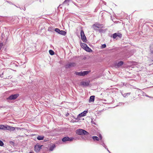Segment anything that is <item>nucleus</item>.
<instances>
[{"label":"nucleus","mask_w":153,"mask_h":153,"mask_svg":"<svg viewBox=\"0 0 153 153\" xmlns=\"http://www.w3.org/2000/svg\"><path fill=\"white\" fill-rule=\"evenodd\" d=\"M76 134L81 135H88L87 137V139L88 140H89L90 138L91 137V135L89 134V133L86 131L82 129H79L77 130L76 131Z\"/></svg>","instance_id":"f257e3e1"},{"label":"nucleus","mask_w":153,"mask_h":153,"mask_svg":"<svg viewBox=\"0 0 153 153\" xmlns=\"http://www.w3.org/2000/svg\"><path fill=\"white\" fill-rule=\"evenodd\" d=\"M90 72V71H81L80 72H76L75 74L76 75L79 76H84L87 75Z\"/></svg>","instance_id":"f03ea898"},{"label":"nucleus","mask_w":153,"mask_h":153,"mask_svg":"<svg viewBox=\"0 0 153 153\" xmlns=\"http://www.w3.org/2000/svg\"><path fill=\"white\" fill-rule=\"evenodd\" d=\"M103 27V25L102 24H100L98 23H96L92 26L93 28L95 30H97V28H102Z\"/></svg>","instance_id":"7ed1b4c3"},{"label":"nucleus","mask_w":153,"mask_h":153,"mask_svg":"<svg viewBox=\"0 0 153 153\" xmlns=\"http://www.w3.org/2000/svg\"><path fill=\"white\" fill-rule=\"evenodd\" d=\"M80 35L81 36L82 40L84 42H86L87 41L86 36L84 34V31L81 30L80 32Z\"/></svg>","instance_id":"20e7f679"},{"label":"nucleus","mask_w":153,"mask_h":153,"mask_svg":"<svg viewBox=\"0 0 153 153\" xmlns=\"http://www.w3.org/2000/svg\"><path fill=\"white\" fill-rule=\"evenodd\" d=\"M19 96V94L12 95L10 96L7 99L10 100H15Z\"/></svg>","instance_id":"39448f33"},{"label":"nucleus","mask_w":153,"mask_h":153,"mask_svg":"<svg viewBox=\"0 0 153 153\" xmlns=\"http://www.w3.org/2000/svg\"><path fill=\"white\" fill-rule=\"evenodd\" d=\"M42 146L36 145L34 147V151L36 152H39L41 149Z\"/></svg>","instance_id":"423d86ee"},{"label":"nucleus","mask_w":153,"mask_h":153,"mask_svg":"<svg viewBox=\"0 0 153 153\" xmlns=\"http://www.w3.org/2000/svg\"><path fill=\"white\" fill-rule=\"evenodd\" d=\"M73 138L72 137L69 138L68 137H64L62 139L63 142H65L67 141H71L73 140Z\"/></svg>","instance_id":"0eeeda50"},{"label":"nucleus","mask_w":153,"mask_h":153,"mask_svg":"<svg viewBox=\"0 0 153 153\" xmlns=\"http://www.w3.org/2000/svg\"><path fill=\"white\" fill-rule=\"evenodd\" d=\"M75 65V64L74 63H69L65 65V67L66 68H68L74 67Z\"/></svg>","instance_id":"6e6552de"},{"label":"nucleus","mask_w":153,"mask_h":153,"mask_svg":"<svg viewBox=\"0 0 153 153\" xmlns=\"http://www.w3.org/2000/svg\"><path fill=\"white\" fill-rule=\"evenodd\" d=\"M122 35L120 33H115L113 35V38L114 39H115L117 37H118L120 38L122 37Z\"/></svg>","instance_id":"1a4fd4ad"},{"label":"nucleus","mask_w":153,"mask_h":153,"mask_svg":"<svg viewBox=\"0 0 153 153\" xmlns=\"http://www.w3.org/2000/svg\"><path fill=\"white\" fill-rule=\"evenodd\" d=\"M15 128L14 127L10 126L8 125H6V129L9 131H13Z\"/></svg>","instance_id":"9d476101"},{"label":"nucleus","mask_w":153,"mask_h":153,"mask_svg":"<svg viewBox=\"0 0 153 153\" xmlns=\"http://www.w3.org/2000/svg\"><path fill=\"white\" fill-rule=\"evenodd\" d=\"M87 113V111H85L82 112L81 113V114H79L78 116V117H83L85 116Z\"/></svg>","instance_id":"9b49d317"},{"label":"nucleus","mask_w":153,"mask_h":153,"mask_svg":"<svg viewBox=\"0 0 153 153\" xmlns=\"http://www.w3.org/2000/svg\"><path fill=\"white\" fill-rule=\"evenodd\" d=\"M123 62L121 61L117 63H116L115 65L117 67H119L123 65Z\"/></svg>","instance_id":"f8f14e48"},{"label":"nucleus","mask_w":153,"mask_h":153,"mask_svg":"<svg viewBox=\"0 0 153 153\" xmlns=\"http://www.w3.org/2000/svg\"><path fill=\"white\" fill-rule=\"evenodd\" d=\"M94 96H91L90 97V99H89V102H94Z\"/></svg>","instance_id":"ddd939ff"},{"label":"nucleus","mask_w":153,"mask_h":153,"mask_svg":"<svg viewBox=\"0 0 153 153\" xmlns=\"http://www.w3.org/2000/svg\"><path fill=\"white\" fill-rule=\"evenodd\" d=\"M84 49L86 51L89 52H91L92 51V50L87 46L85 47Z\"/></svg>","instance_id":"4468645a"},{"label":"nucleus","mask_w":153,"mask_h":153,"mask_svg":"<svg viewBox=\"0 0 153 153\" xmlns=\"http://www.w3.org/2000/svg\"><path fill=\"white\" fill-rule=\"evenodd\" d=\"M92 138L94 140V141H98L100 140L99 138L97 136H93L92 137Z\"/></svg>","instance_id":"2eb2a0df"},{"label":"nucleus","mask_w":153,"mask_h":153,"mask_svg":"<svg viewBox=\"0 0 153 153\" xmlns=\"http://www.w3.org/2000/svg\"><path fill=\"white\" fill-rule=\"evenodd\" d=\"M80 45L82 48L84 49L85 47L87 46V45L84 43H81Z\"/></svg>","instance_id":"dca6fc26"},{"label":"nucleus","mask_w":153,"mask_h":153,"mask_svg":"<svg viewBox=\"0 0 153 153\" xmlns=\"http://www.w3.org/2000/svg\"><path fill=\"white\" fill-rule=\"evenodd\" d=\"M44 138V136H38L37 137V139L39 140H43Z\"/></svg>","instance_id":"f3484780"},{"label":"nucleus","mask_w":153,"mask_h":153,"mask_svg":"<svg viewBox=\"0 0 153 153\" xmlns=\"http://www.w3.org/2000/svg\"><path fill=\"white\" fill-rule=\"evenodd\" d=\"M60 32L59 34L64 36L65 35L66 33L64 30H60Z\"/></svg>","instance_id":"a211bd4d"},{"label":"nucleus","mask_w":153,"mask_h":153,"mask_svg":"<svg viewBox=\"0 0 153 153\" xmlns=\"http://www.w3.org/2000/svg\"><path fill=\"white\" fill-rule=\"evenodd\" d=\"M81 84L82 85L84 86H87L89 84V83L88 82H82Z\"/></svg>","instance_id":"6ab92c4d"},{"label":"nucleus","mask_w":153,"mask_h":153,"mask_svg":"<svg viewBox=\"0 0 153 153\" xmlns=\"http://www.w3.org/2000/svg\"><path fill=\"white\" fill-rule=\"evenodd\" d=\"M55 144H53L50 148V150L51 151L53 150V149L55 148Z\"/></svg>","instance_id":"aec40b11"},{"label":"nucleus","mask_w":153,"mask_h":153,"mask_svg":"<svg viewBox=\"0 0 153 153\" xmlns=\"http://www.w3.org/2000/svg\"><path fill=\"white\" fill-rule=\"evenodd\" d=\"M1 129H3V130H6V126H5L3 125H1Z\"/></svg>","instance_id":"412c9836"},{"label":"nucleus","mask_w":153,"mask_h":153,"mask_svg":"<svg viewBox=\"0 0 153 153\" xmlns=\"http://www.w3.org/2000/svg\"><path fill=\"white\" fill-rule=\"evenodd\" d=\"M49 53L51 55H53L54 54V52L52 50H50L49 51Z\"/></svg>","instance_id":"4be33fe9"},{"label":"nucleus","mask_w":153,"mask_h":153,"mask_svg":"<svg viewBox=\"0 0 153 153\" xmlns=\"http://www.w3.org/2000/svg\"><path fill=\"white\" fill-rule=\"evenodd\" d=\"M60 29L58 28H55V31L59 33V32H60Z\"/></svg>","instance_id":"5701e85b"},{"label":"nucleus","mask_w":153,"mask_h":153,"mask_svg":"<svg viewBox=\"0 0 153 153\" xmlns=\"http://www.w3.org/2000/svg\"><path fill=\"white\" fill-rule=\"evenodd\" d=\"M106 46L105 44L102 45L101 46V48H105L106 47Z\"/></svg>","instance_id":"b1692460"},{"label":"nucleus","mask_w":153,"mask_h":153,"mask_svg":"<svg viewBox=\"0 0 153 153\" xmlns=\"http://www.w3.org/2000/svg\"><path fill=\"white\" fill-rule=\"evenodd\" d=\"M98 136L99 137V138L100 140H102V137L101 135L100 134H99V135Z\"/></svg>","instance_id":"393cba45"},{"label":"nucleus","mask_w":153,"mask_h":153,"mask_svg":"<svg viewBox=\"0 0 153 153\" xmlns=\"http://www.w3.org/2000/svg\"><path fill=\"white\" fill-rule=\"evenodd\" d=\"M3 145L4 143L1 140H0V146H2Z\"/></svg>","instance_id":"a878e982"},{"label":"nucleus","mask_w":153,"mask_h":153,"mask_svg":"<svg viewBox=\"0 0 153 153\" xmlns=\"http://www.w3.org/2000/svg\"><path fill=\"white\" fill-rule=\"evenodd\" d=\"M3 45V44L2 43H0V50H1V48H2Z\"/></svg>","instance_id":"bb28decb"},{"label":"nucleus","mask_w":153,"mask_h":153,"mask_svg":"<svg viewBox=\"0 0 153 153\" xmlns=\"http://www.w3.org/2000/svg\"><path fill=\"white\" fill-rule=\"evenodd\" d=\"M151 52L153 54V46L150 49Z\"/></svg>","instance_id":"cd10ccee"},{"label":"nucleus","mask_w":153,"mask_h":153,"mask_svg":"<svg viewBox=\"0 0 153 153\" xmlns=\"http://www.w3.org/2000/svg\"><path fill=\"white\" fill-rule=\"evenodd\" d=\"M1 125H0V129H1Z\"/></svg>","instance_id":"c85d7f7f"},{"label":"nucleus","mask_w":153,"mask_h":153,"mask_svg":"<svg viewBox=\"0 0 153 153\" xmlns=\"http://www.w3.org/2000/svg\"><path fill=\"white\" fill-rule=\"evenodd\" d=\"M130 94V93H127V94H129V95Z\"/></svg>","instance_id":"c756f323"}]
</instances>
